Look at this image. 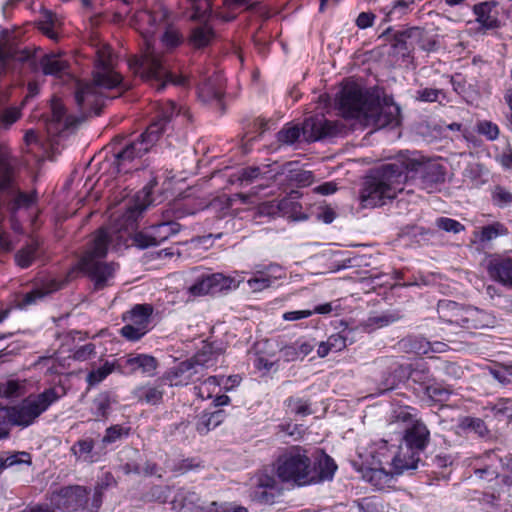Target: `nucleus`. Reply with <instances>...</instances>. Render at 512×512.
I'll list each match as a JSON object with an SVG mask.
<instances>
[{"instance_id": "obj_60", "label": "nucleus", "mask_w": 512, "mask_h": 512, "mask_svg": "<svg viewBox=\"0 0 512 512\" xmlns=\"http://www.w3.org/2000/svg\"><path fill=\"white\" fill-rule=\"evenodd\" d=\"M492 199L495 205L505 207L512 203V194L501 186H497L493 193Z\"/></svg>"}, {"instance_id": "obj_25", "label": "nucleus", "mask_w": 512, "mask_h": 512, "mask_svg": "<svg viewBox=\"0 0 512 512\" xmlns=\"http://www.w3.org/2000/svg\"><path fill=\"white\" fill-rule=\"evenodd\" d=\"M276 488V481L273 476L260 474L253 483L250 497L253 501L261 504H271L274 501L273 491Z\"/></svg>"}, {"instance_id": "obj_36", "label": "nucleus", "mask_w": 512, "mask_h": 512, "mask_svg": "<svg viewBox=\"0 0 512 512\" xmlns=\"http://www.w3.org/2000/svg\"><path fill=\"white\" fill-rule=\"evenodd\" d=\"M40 65L45 75L61 77L68 69V63L59 55L50 54L41 58Z\"/></svg>"}, {"instance_id": "obj_44", "label": "nucleus", "mask_w": 512, "mask_h": 512, "mask_svg": "<svg viewBox=\"0 0 512 512\" xmlns=\"http://www.w3.org/2000/svg\"><path fill=\"white\" fill-rule=\"evenodd\" d=\"M223 421V413L218 410L213 413H204L197 421L196 429L200 434H206L216 428Z\"/></svg>"}, {"instance_id": "obj_14", "label": "nucleus", "mask_w": 512, "mask_h": 512, "mask_svg": "<svg viewBox=\"0 0 512 512\" xmlns=\"http://www.w3.org/2000/svg\"><path fill=\"white\" fill-rule=\"evenodd\" d=\"M396 424L403 425L402 443L420 453L424 451L429 442L430 432L422 421L415 419L410 407H402L394 411L389 426L393 429Z\"/></svg>"}, {"instance_id": "obj_32", "label": "nucleus", "mask_w": 512, "mask_h": 512, "mask_svg": "<svg viewBox=\"0 0 512 512\" xmlns=\"http://www.w3.org/2000/svg\"><path fill=\"white\" fill-rule=\"evenodd\" d=\"M198 502L199 497L195 492L180 489L172 501V508L176 512H200L203 508Z\"/></svg>"}, {"instance_id": "obj_17", "label": "nucleus", "mask_w": 512, "mask_h": 512, "mask_svg": "<svg viewBox=\"0 0 512 512\" xmlns=\"http://www.w3.org/2000/svg\"><path fill=\"white\" fill-rule=\"evenodd\" d=\"M119 373L131 375L140 372L144 376H153L157 368V360L148 354H130L118 359Z\"/></svg>"}, {"instance_id": "obj_12", "label": "nucleus", "mask_w": 512, "mask_h": 512, "mask_svg": "<svg viewBox=\"0 0 512 512\" xmlns=\"http://www.w3.org/2000/svg\"><path fill=\"white\" fill-rule=\"evenodd\" d=\"M439 318L448 326L479 329L488 326V315L475 307L464 308L458 303L443 300L438 303Z\"/></svg>"}, {"instance_id": "obj_11", "label": "nucleus", "mask_w": 512, "mask_h": 512, "mask_svg": "<svg viewBox=\"0 0 512 512\" xmlns=\"http://www.w3.org/2000/svg\"><path fill=\"white\" fill-rule=\"evenodd\" d=\"M63 394L62 389L50 387L38 395L28 396L18 405L8 407L10 423L22 427L33 424Z\"/></svg>"}, {"instance_id": "obj_28", "label": "nucleus", "mask_w": 512, "mask_h": 512, "mask_svg": "<svg viewBox=\"0 0 512 512\" xmlns=\"http://www.w3.org/2000/svg\"><path fill=\"white\" fill-rule=\"evenodd\" d=\"M474 474L475 477L480 480H487L488 482L495 481V485L497 486L499 484H502V487L500 489H495L494 485L490 486V488L493 490V498L500 496L503 487L512 486V476H505L500 479L497 467H495L493 464L485 465L484 467L481 468H476Z\"/></svg>"}, {"instance_id": "obj_24", "label": "nucleus", "mask_w": 512, "mask_h": 512, "mask_svg": "<svg viewBox=\"0 0 512 512\" xmlns=\"http://www.w3.org/2000/svg\"><path fill=\"white\" fill-rule=\"evenodd\" d=\"M61 288V284L54 279L43 282L41 285L35 286L31 291L21 295L16 302L19 309H26L29 306L37 304L50 293Z\"/></svg>"}, {"instance_id": "obj_45", "label": "nucleus", "mask_w": 512, "mask_h": 512, "mask_svg": "<svg viewBox=\"0 0 512 512\" xmlns=\"http://www.w3.org/2000/svg\"><path fill=\"white\" fill-rule=\"evenodd\" d=\"M39 244L37 241H32L15 254V262L21 268L29 267L35 260L38 252Z\"/></svg>"}, {"instance_id": "obj_4", "label": "nucleus", "mask_w": 512, "mask_h": 512, "mask_svg": "<svg viewBox=\"0 0 512 512\" xmlns=\"http://www.w3.org/2000/svg\"><path fill=\"white\" fill-rule=\"evenodd\" d=\"M338 109L345 118L358 119L365 126L381 129L400 124V107L363 93L357 85H346L338 98Z\"/></svg>"}, {"instance_id": "obj_42", "label": "nucleus", "mask_w": 512, "mask_h": 512, "mask_svg": "<svg viewBox=\"0 0 512 512\" xmlns=\"http://www.w3.org/2000/svg\"><path fill=\"white\" fill-rule=\"evenodd\" d=\"M27 392V381L24 379H8L0 385V395L6 398H17Z\"/></svg>"}, {"instance_id": "obj_58", "label": "nucleus", "mask_w": 512, "mask_h": 512, "mask_svg": "<svg viewBox=\"0 0 512 512\" xmlns=\"http://www.w3.org/2000/svg\"><path fill=\"white\" fill-rule=\"evenodd\" d=\"M444 181V172L440 165H430L425 168L422 182L439 183Z\"/></svg>"}, {"instance_id": "obj_29", "label": "nucleus", "mask_w": 512, "mask_h": 512, "mask_svg": "<svg viewBox=\"0 0 512 512\" xmlns=\"http://www.w3.org/2000/svg\"><path fill=\"white\" fill-rule=\"evenodd\" d=\"M220 355L221 349L215 348L213 344L205 343L190 360L203 374L205 369L217 364Z\"/></svg>"}, {"instance_id": "obj_15", "label": "nucleus", "mask_w": 512, "mask_h": 512, "mask_svg": "<svg viewBox=\"0 0 512 512\" xmlns=\"http://www.w3.org/2000/svg\"><path fill=\"white\" fill-rule=\"evenodd\" d=\"M387 453L386 441L376 444L362 438L358 442L356 456L351 460V464L356 471L361 472L372 465H379L382 459L388 457Z\"/></svg>"}, {"instance_id": "obj_21", "label": "nucleus", "mask_w": 512, "mask_h": 512, "mask_svg": "<svg viewBox=\"0 0 512 512\" xmlns=\"http://www.w3.org/2000/svg\"><path fill=\"white\" fill-rule=\"evenodd\" d=\"M335 127L324 116H312L303 122L302 133L307 141H318L334 133Z\"/></svg>"}, {"instance_id": "obj_8", "label": "nucleus", "mask_w": 512, "mask_h": 512, "mask_svg": "<svg viewBox=\"0 0 512 512\" xmlns=\"http://www.w3.org/2000/svg\"><path fill=\"white\" fill-rule=\"evenodd\" d=\"M162 126L153 122L136 140L126 144L113 154L111 174H126L138 170L142 166V158L156 144L160 137Z\"/></svg>"}, {"instance_id": "obj_18", "label": "nucleus", "mask_w": 512, "mask_h": 512, "mask_svg": "<svg viewBox=\"0 0 512 512\" xmlns=\"http://www.w3.org/2000/svg\"><path fill=\"white\" fill-rule=\"evenodd\" d=\"M51 502L58 509L77 510L87 503V491L82 486L64 487L52 495Z\"/></svg>"}, {"instance_id": "obj_31", "label": "nucleus", "mask_w": 512, "mask_h": 512, "mask_svg": "<svg viewBox=\"0 0 512 512\" xmlns=\"http://www.w3.org/2000/svg\"><path fill=\"white\" fill-rule=\"evenodd\" d=\"M508 234L507 227L501 222H493L487 226H483L473 232L472 242L485 247L492 240L506 236Z\"/></svg>"}, {"instance_id": "obj_52", "label": "nucleus", "mask_w": 512, "mask_h": 512, "mask_svg": "<svg viewBox=\"0 0 512 512\" xmlns=\"http://www.w3.org/2000/svg\"><path fill=\"white\" fill-rule=\"evenodd\" d=\"M301 133L302 128L298 126L283 128L278 133V140L284 144H293L299 139Z\"/></svg>"}, {"instance_id": "obj_13", "label": "nucleus", "mask_w": 512, "mask_h": 512, "mask_svg": "<svg viewBox=\"0 0 512 512\" xmlns=\"http://www.w3.org/2000/svg\"><path fill=\"white\" fill-rule=\"evenodd\" d=\"M17 159L6 152H0V192L12 197L11 210L16 212L22 208H29L36 202L34 193L26 194L15 187V169Z\"/></svg>"}, {"instance_id": "obj_63", "label": "nucleus", "mask_w": 512, "mask_h": 512, "mask_svg": "<svg viewBox=\"0 0 512 512\" xmlns=\"http://www.w3.org/2000/svg\"><path fill=\"white\" fill-rule=\"evenodd\" d=\"M285 201L275 202H264L258 206V213L262 216H275L279 214L284 206Z\"/></svg>"}, {"instance_id": "obj_19", "label": "nucleus", "mask_w": 512, "mask_h": 512, "mask_svg": "<svg viewBox=\"0 0 512 512\" xmlns=\"http://www.w3.org/2000/svg\"><path fill=\"white\" fill-rule=\"evenodd\" d=\"M388 457L393 473L403 474L405 471L417 468L420 461V452L415 451L411 446L401 443L393 456L388 455Z\"/></svg>"}, {"instance_id": "obj_5", "label": "nucleus", "mask_w": 512, "mask_h": 512, "mask_svg": "<svg viewBox=\"0 0 512 512\" xmlns=\"http://www.w3.org/2000/svg\"><path fill=\"white\" fill-rule=\"evenodd\" d=\"M137 19L142 25L141 33L144 37L145 47L142 49L141 56H133L128 60V66L131 71L139 75L145 81H155L157 90L163 89L167 83L176 85H186L188 80L185 76H174L169 70L166 59L157 53L153 47L151 37L155 32V27L162 17L154 15L150 11H141Z\"/></svg>"}, {"instance_id": "obj_38", "label": "nucleus", "mask_w": 512, "mask_h": 512, "mask_svg": "<svg viewBox=\"0 0 512 512\" xmlns=\"http://www.w3.org/2000/svg\"><path fill=\"white\" fill-rule=\"evenodd\" d=\"M113 372H119L118 360L106 361L101 367L90 371L86 376V382L90 387L96 386Z\"/></svg>"}, {"instance_id": "obj_47", "label": "nucleus", "mask_w": 512, "mask_h": 512, "mask_svg": "<svg viewBox=\"0 0 512 512\" xmlns=\"http://www.w3.org/2000/svg\"><path fill=\"white\" fill-rule=\"evenodd\" d=\"M221 384L219 377L210 376L199 386L195 387L196 394L201 399L212 398V396L217 393V389L221 387Z\"/></svg>"}, {"instance_id": "obj_59", "label": "nucleus", "mask_w": 512, "mask_h": 512, "mask_svg": "<svg viewBox=\"0 0 512 512\" xmlns=\"http://www.w3.org/2000/svg\"><path fill=\"white\" fill-rule=\"evenodd\" d=\"M188 292L191 296H203L212 293L207 276L199 278L188 288Z\"/></svg>"}, {"instance_id": "obj_27", "label": "nucleus", "mask_w": 512, "mask_h": 512, "mask_svg": "<svg viewBox=\"0 0 512 512\" xmlns=\"http://www.w3.org/2000/svg\"><path fill=\"white\" fill-rule=\"evenodd\" d=\"M490 277L499 283L512 287V259L496 257L487 266Z\"/></svg>"}, {"instance_id": "obj_10", "label": "nucleus", "mask_w": 512, "mask_h": 512, "mask_svg": "<svg viewBox=\"0 0 512 512\" xmlns=\"http://www.w3.org/2000/svg\"><path fill=\"white\" fill-rule=\"evenodd\" d=\"M276 474L283 482L298 486L313 484V464L305 449L293 446L281 454L276 462Z\"/></svg>"}, {"instance_id": "obj_2", "label": "nucleus", "mask_w": 512, "mask_h": 512, "mask_svg": "<svg viewBox=\"0 0 512 512\" xmlns=\"http://www.w3.org/2000/svg\"><path fill=\"white\" fill-rule=\"evenodd\" d=\"M134 214L133 210H129L124 215V224L99 229L81 257L79 267L93 282L96 290L113 284L117 265L104 262L103 259L110 248L118 250L126 245V235L135 229Z\"/></svg>"}, {"instance_id": "obj_49", "label": "nucleus", "mask_w": 512, "mask_h": 512, "mask_svg": "<svg viewBox=\"0 0 512 512\" xmlns=\"http://www.w3.org/2000/svg\"><path fill=\"white\" fill-rule=\"evenodd\" d=\"M490 410L496 417L512 419V399L502 398L490 404Z\"/></svg>"}, {"instance_id": "obj_51", "label": "nucleus", "mask_w": 512, "mask_h": 512, "mask_svg": "<svg viewBox=\"0 0 512 512\" xmlns=\"http://www.w3.org/2000/svg\"><path fill=\"white\" fill-rule=\"evenodd\" d=\"M130 428L123 427L121 425H113L106 429L105 435L102 438L103 444H111L121 439L124 436H128Z\"/></svg>"}, {"instance_id": "obj_54", "label": "nucleus", "mask_w": 512, "mask_h": 512, "mask_svg": "<svg viewBox=\"0 0 512 512\" xmlns=\"http://www.w3.org/2000/svg\"><path fill=\"white\" fill-rule=\"evenodd\" d=\"M436 226L446 232H452L457 234L465 229L464 225H462L459 221L447 218L440 217L436 220Z\"/></svg>"}, {"instance_id": "obj_22", "label": "nucleus", "mask_w": 512, "mask_h": 512, "mask_svg": "<svg viewBox=\"0 0 512 512\" xmlns=\"http://www.w3.org/2000/svg\"><path fill=\"white\" fill-rule=\"evenodd\" d=\"M191 360L179 363L166 372L165 378L171 386H184L199 379L198 375H203L199 369L194 366Z\"/></svg>"}, {"instance_id": "obj_57", "label": "nucleus", "mask_w": 512, "mask_h": 512, "mask_svg": "<svg viewBox=\"0 0 512 512\" xmlns=\"http://www.w3.org/2000/svg\"><path fill=\"white\" fill-rule=\"evenodd\" d=\"M287 403L288 408L292 413L302 416L309 415L312 413L310 405L306 400L300 398H289Z\"/></svg>"}, {"instance_id": "obj_34", "label": "nucleus", "mask_w": 512, "mask_h": 512, "mask_svg": "<svg viewBox=\"0 0 512 512\" xmlns=\"http://www.w3.org/2000/svg\"><path fill=\"white\" fill-rule=\"evenodd\" d=\"M336 469L337 465L334 460L327 454H322L317 459L315 465H313V472L315 474L313 484L331 480L335 474Z\"/></svg>"}, {"instance_id": "obj_3", "label": "nucleus", "mask_w": 512, "mask_h": 512, "mask_svg": "<svg viewBox=\"0 0 512 512\" xmlns=\"http://www.w3.org/2000/svg\"><path fill=\"white\" fill-rule=\"evenodd\" d=\"M422 163L409 152L401 153L393 162L382 165L367 176L361 190L360 201L364 208L385 204L404 190L408 172L418 171Z\"/></svg>"}, {"instance_id": "obj_55", "label": "nucleus", "mask_w": 512, "mask_h": 512, "mask_svg": "<svg viewBox=\"0 0 512 512\" xmlns=\"http://www.w3.org/2000/svg\"><path fill=\"white\" fill-rule=\"evenodd\" d=\"M445 96V93L441 89H435V88H423L416 92V100L422 101V102H436L439 100V97Z\"/></svg>"}, {"instance_id": "obj_41", "label": "nucleus", "mask_w": 512, "mask_h": 512, "mask_svg": "<svg viewBox=\"0 0 512 512\" xmlns=\"http://www.w3.org/2000/svg\"><path fill=\"white\" fill-rule=\"evenodd\" d=\"M214 37V31L208 23H201V25L192 29L190 34V43L196 48L207 46Z\"/></svg>"}, {"instance_id": "obj_30", "label": "nucleus", "mask_w": 512, "mask_h": 512, "mask_svg": "<svg viewBox=\"0 0 512 512\" xmlns=\"http://www.w3.org/2000/svg\"><path fill=\"white\" fill-rule=\"evenodd\" d=\"M153 307L150 304H136L124 314L123 319L134 326L149 331Z\"/></svg>"}, {"instance_id": "obj_64", "label": "nucleus", "mask_w": 512, "mask_h": 512, "mask_svg": "<svg viewBox=\"0 0 512 512\" xmlns=\"http://www.w3.org/2000/svg\"><path fill=\"white\" fill-rule=\"evenodd\" d=\"M95 354V345L92 343H87L75 349L72 358L76 361H86L95 356Z\"/></svg>"}, {"instance_id": "obj_6", "label": "nucleus", "mask_w": 512, "mask_h": 512, "mask_svg": "<svg viewBox=\"0 0 512 512\" xmlns=\"http://www.w3.org/2000/svg\"><path fill=\"white\" fill-rule=\"evenodd\" d=\"M162 126L153 122L136 140L126 144L113 154L111 174H126L138 170L142 166V158L156 144L160 137Z\"/></svg>"}, {"instance_id": "obj_20", "label": "nucleus", "mask_w": 512, "mask_h": 512, "mask_svg": "<svg viewBox=\"0 0 512 512\" xmlns=\"http://www.w3.org/2000/svg\"><path fill=\"white\" fill-rule=\"evenodd\" d=\"M225 78L220 72L204 77L198 86V96L203 102L219 104L225 91Z\"/></svg>"}, {"instance_id": "obj_37", "label": "nucleus", "mask_w": 512, "mask_h": 512, "mask_svg": "<svg viewBox=\"0 0 512 512\" xmlns=\"http://www.w3.org/2000/svg\"><path fill=\"white\" fill-rule=\"evenodd\" d=\"M474 13L476 15V21L482 28L494 29L499 26V20L495 14H493V7L489 3H480L474 6Z\"/></svg>"}, {"instance_id": "obj_16", "label": "nucleus", "mask_w": 512, "mask_h": 512, "mask_svg": "<svg viewBox=\"0 0 512 512\" xmlns=\"http://www.w3.org/2000/svg\"><path fill=\"white\" fill-rule=\"evenodd\" d=\"M180 225L176 222H162L150 227L146 232H138L134 235L133 241L135 245L141 249L151 246H158L169 237L177 234Z\"/></svg>"}, {"instance_id": "obj_35", "label": "nucleus", "mask_w": 512, "mask_h": 512, "mask_svg": "<svg viewBox=\"0 0 512 512\" xmlns=\"http://www.w3.org/2000/svg\"><path fill=\"white\" fill-rule=\"evenodd\" d=\"M163 388L161 385H142L134 389L133 396L142 403L157 405L162 401Z\"/></svg>"}, {"instance_id": "obj_33", "label": "nucleus", "mask_w": 512, "mask_h": 512, "mask_svg": "<svg viewBox=\"0 0 512 512\" xmlns=\"http://www.w3.org/2000/svg\"><path fill=\"white\" fill-rule=\"evenodd\" d=\"M94 446L95 442L92 438H83L79 439L72 445L70 452L77 461L94 463L97 461Z\"/></svg>"}, {"instance_id": "obj_50", "label": "nucleus", "mask_w": 512, "mask_h": 512, "mask_svg": "<svg viewBox=\"0 0 512 512\" xmlns=\"http://www.w3.org/2000/svg\"><path fill=\"white\" fill-rule=\"evenodd\" d=\"M460 427L464 430L474 432L479 436H484L487 432L485 423L480 418L464 417L460 420Z\"/></svg>"}, {"instance_id": "obj_9", "label": "nucleus", "mask_w": 512, "mask_h": 512, "mask_svg": "<svg viewBox=\"0 0 512 512\" xmlns=\"http://www.w3.org/2000/svg\"><path fill=\"white\" fill-rule=\"evenodd\" d=\"M162 126L153 122L136 140L126 144L113 154L111 174H126L138 170L142 166V158L156 144L160 137Z\"/></svg>"}, {"instance_id": "obj_62", "label": "nucleus", "mask_w": 512, "mask_h": 512, "mask_svg": "<svg viewBox=\"0 0 512 512\" xmlns=\"http://www.w3.org/2000/svg\"><path fill=\"white\" fill-rule=\"evenodd\" d=\"M148 331L143 329L142 327L134 326L132 324L127 323L121 329V334L123 337L130 341H138L141 339Z\"/></svg>"}, {"instance_id": "obj_39", "label": "nucleus", "mask_w": 512, "mask_h": 512, "mask_svg": "<svg viewBox=\"0 0 512 512\" xmlns=\"http://www.w3.org/2000/svg\"><path fill=\"white\" fill-rule=\"evenodd\" d=\"M61 25L60 19L50 11H44L38 21L39 30L52 40L58 39V28Z\"/></svg>"}, {"instance_id": "obj_43", "label": "nucleus", "mask_w": 512, "mask_h": 512, "mask_svg": "<svg viewBox=\"0 0 512 512\" xmlns=\"http://www.w3.org/2000/svg\"><path fill=\"white\" fill-rule=\"evenodd\" d=\"M111 407V396L108 392L99 393L92 401L91 413L96 420L107 418Z\"/></svg>"}, {"instance_id": "obj_46", "label": "nucleus", "mask_w": 512, "mask_h": 512, "mask_svg": "<svg viewBox=\"0 0 512 512\" xmlns=\"http://www.w3.org/2000/svg\"><path fill=\"white\" fill-rule=\"evenodd\" d=\"M157 113V120H155L154 122H158L159 125L162 126V129L160 131L161 135L165 131L166 124L174 115H177L178 110L176 108L175 103L171 100H168L164 103L158 104Z\"/></svg>"}, {"instance_id": "obj_7", "label": "nucleus", "mask_w": 512, "mask_h": 512, "mask_svg": "<svg viewBox=\"0 0 512 512\" xmlns=\"http://www.w3.org/2000/svg\"><path fill=\"white\" fill-rule=\"evenodd\" d=\"M162 126L153 122L136 140L126 144L113 154L111 174H126L138 170L142 166V158L156 144L160 137Z\"/></svg>"}, {"instance_id": "obj_26", "label": "nucleus", "mask_w": 512, "mask_h": 512, "mask_svg": "<svg viewBox=\"0 0 512 512\" xmlns=\"http://www.w3.org/2000/svg\"><path fill=\"white\" fill-rule=\"evenodd\" d=\"M388 458L382 459L379 465H372L360 472L362 478L377 489H384L389 486L393 479L392 473L385 470V465L389 464Z\"/></svg>"}, {"instance_id": "obj_61", "label": "nucleus", "mask_w": 512, "mask_h": 512, "mask_svg": "<svg viewBox=\"0 0 512 512\" xmlns=\"http://www.w3.org/2000/svg\"><path fill=\"white\" fill-rule=\"evenodd\" d=\"M247 284L251 291L260 292L271 285V279L264 276L262 273H258L256 276L250 278Z\"/></svg>"}, {"instance_id": "obj_1", "label": "nucleus", "mask_w": 512, "mask_h": 512, "mask_svg": "<svg viewBox=\"0 0 512 512\" xmlns=\"http://www.w3.org/2000/svg\"><path fill=\"white\" fill-rule=\"evenodd\" d=\"M129 86L123 82L122 76L116 71V56L106 43L95 44V63L93 79L90 83H78L75 100L82 110L81 117L66 115L65 108L59 101L52 103V119L63 123L64 128L77 126L90 114L99 115L104 99L109 98L108 92L117 90L121 93Z\"/></svg>"}, {"instance_id": "obj_48", "label": "nucleus", "mask_w": 512, "mask_h": 512, "mask_svg": "<svg viewBox=\"0 0 512 512\" xmlns=\"http://www.w3.org/2000/svg\"><path fill=\"white\" fill-rule=\"evenodd\" d=\"M359 512H387L386 506L376 496L366 497L357 503Z\"/></svg>"}, {"instance_id": "obj_53", "label": "nucleus", "mask_w": 512, "mask_h": 512, "mask_svg": "<svg viewBox=\"0 0 512 512\" xmlns=\"http://www.w3.org/2000/svg\"><path fill=\"white\" fill-rule=\"evenodd\" d=\"M399 319L395 313H385L380 316H373L368 319L367 325L372 328H382L394 323Z\"/></svg>"}, {"instance_id": "obj_56", "label": "nucleus", "mask_w": 512, "mask_h": 512, "mask_svg": "<svg viewBox=\"0 0 512 512\" xmlns=\"http://www.w3.org/2000/svg\"><path fill=\"white\" fill-rule=\"evenodd\" d=\"M477 131L491 141L496 140L499 136L498 126L491 121H480L477 124Z\"/></svg>"}, {"instance_id": "obj_40", "label": "nucleus", "mask_w": 512, "mask_h": 512, "mask_svg": "<svg viewBox=\"0 0 512 512\" xmlns=\"http://www.w3.org/2000/svg\"><path fill=\"white\" fill-rule=\"evenodd\" d=\"M191 5L190 19L200 23H208L212 17L210 0H188Z\"/></svg>"}, {"instance_id": "obj_23", "label": "nucleus", "mask_w": 512, "mask_h": 512, "mask_svg": "<svg viewBox=\"0 0 512 512\" xmlns=\"http://www.w3.org/2000/svg\"><path fill=\"white\" fill-rule=\"evenodd\" d=\"M31 57L26 49H19L14 40L0 41V77L10 68L12 61L25 62Z\"/></svg>"}]
</instances>
